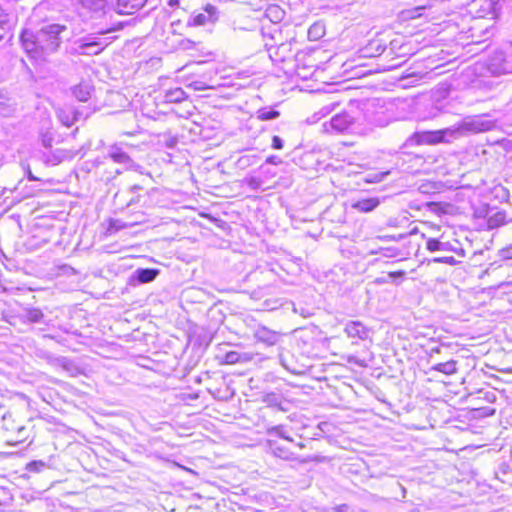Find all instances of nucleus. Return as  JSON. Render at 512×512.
Segmentation results:
<instances>
[{
    "mask_svg": "<svg viewBox=\"0 0 512 512\" xmlns=\"http://www.w3.org/2000/svg\"><path fill=\"white\" fill-rule=\"evenodd\" d=\"M506 223V212L498 211L493 215L489 216L487 225L489 229L498 228Z\"/></svg>",
    "mask_w": 512,
    "mask_h": 512,
    "instance_id": "26",
    "label": "nucleus"
},
{
    "mask_svg": "<svg viewBox=\"0 0 512 512\" xmlns=\"http://www.w3.org/2000/svg\"><path fill=\"white\" fill-rule=\"evenodd\" d=\"M245 182L252 190H258L262 186V181L259 177L249 176L245 178Z\"/></svg>",
    "mask_w": 512,
    "mask_h": 512,
    "instance_id": "34",
    "label": "nucleus"
},
{
    "mask_svg": "<svg viewBox=\"0 0 512 512\" xmlns=\"http://www.w3.org/2000/svg\"><path fill=\"white\" fill-rule=\"evenodd\" d=\"M43 358L47 359L49 362L53 363L54 365L61 366L64 370L68 372H72L75 368V365L72 360L66 358V357H53L49 353H44Z\"/></svg>",
    "mask_w": 512,
    "mask_h": 512,
    "instance_id": "19",
    "label": "nucleus"
},
{
    "mask_svg": "<svg viewBox=\"0 0 512 512\" xmlns=\"http://www.w3.org/2000/svg\"><path fill=\"white\" fill-rule=\"evenodd\" d=\"M248 359L249 358L245 354L242 355L236 351L227 352L224 356V361L226 364H236L240 362H245Z\"/></svg>",
    "mask_w": 512,
    "mask_h": 512,
    "instance_id": "28",
    "label": "nucleus"
},
{
    "mask_svg": "<svg viewBox=\"0 0 512 512\" xmlns=\"http://www.w3.org/2000/svg\"><path fill=\"white\" fill-rule=\"evenodd\" d=\"M125 227H126V225L120 224L119 220H113L110 222V228H114L115 230H120Z\"/></svg>",
    "mask_w": 512,
    "mask_h": 512,
    "instance_id": "45",
    "label": "nucleus"
},
{
    "mask_svg": "<svg viewBox=\"0 0 512 512\" xmlns=\"http://www.w3.org/2000/svg\"><path fill=\"white\" fill-rule=\"evenodd\" d=\"M51 0H43L41 1L35 8H34V14L35 15H42L46 10L49 9Z\"/></svg>",
    "mask_w": 512,
    "mask_h": 512,
    "instance_id": "37",
    "label": "nucleus"
},
{
    "mask_svg": "<svg viewBox=\"0 0 512 512\" xmlns=\"http://www.w3.org/2000/svg\"><path fill=\"white\" fill-rule=\"evenodd\" d=\"M415 158H416L417 160H422V157H421V156H418V155H417V156H415Z\"/></svg>",
    "mask_w": 512,
    "mask_h": 512,
    "instance_id": "55",
    "label": "nucleus"
},
{
    "mask_svg": "<svg viewBox=\"0 0 512 512\" xmlns=\"http://www.w3.org/2000/svg\"><path fill=\"white\" fill-rule=\"evenodd\" d=\"M254 337L257 341L262 342L268 346L275 345L279 340V334L264 326L259 327L254 332Z\"/></svg>",
    "mask_w": 512,
    "mask_h": 512,
    "instance_id": "14",
    "label": "nucleus"
},
{
    "mask_svg": "<svg viewBox=\"0 0 512 512\" xmlns=\"http://www.w3.org/2000/svg\"><path fill=\"white\" fill-rule=\"evenodd\" d=\"M269 15H273V21H280L284 12L278 6H272L268 9Z\"/></svg>",
    "mask_w": 512,
    "mask_h": 512,
    "instance_id": "38",
    "label": "nucleus"
},
{
    "mask_svg": "<svg viewBox=\"0 0 512 512\" xmlns=\"http://www.w3.org/2000/svg\"><path fill=\"white\" fill-rule=\"evenodd\" d=\"M56 113L59 121L66 127H71L74 122L81 118L86 119L89 116V113L84 114L82 111L72 107L58 108Z\"/></svg>",
    "mask_w": 512,
    "mask_h": 512,
    "instance_id": "8",
    "label": "nucleus"
},
{
    "mask_svg": "<svg viewBox=\"0 0 512 512\" xmlns=\"http://www.w3.org/2000/svg\"><path fill=\"white\" fill-rule=\"evenodd\" d=\"M268 434H270V435L274 434V435H277L280 438L285 439L289 442H293V439L287 435V433L284 429V426H282V425L273 426L272 428L268 429Z\"/></svg>",
    "mask_w": 512,
    "mask_h": 512,
    "instance_id": "32",
    "label": "nucleus"
},
{
    "mask_svg": "<svg viewBox=\"0 0 512 512\" xmlns=\"http://www.w3.org/2000/svg\"><path fill=\"white\" fill-rule=\"evenodd\" d=\"M11 418H12V415L9 412L3 415V417H2L3 428L6 429L7 431H17L18 434L20 435L22 433V431L25 429L24 426L14 425Z\"/></svg>",
    "mask_w": 512,
    "mask_h": 512,
    "instance_id": "29",
    "label": "nucleus"
},
{
    "mask_svg": "<svg viewBox=\"0 0 512 512\" xmlns=\"http://www.w3.org/2000/svg\"><path fill=\"white\" fill-rule=\"evenodd\" d=\"M268 446H269L271 453L275 457H278V458L286 460V461H297V462L303 463V464L311 462V461H315V462L321 461L320 457H318V456H315V457L309 456L306 458H301L298 455H296L295 453H293L292 451H290L288 448L278 444L276 441L269 440Z\"/></svg>",
    "mask_w": 512,
    "mask_h": 512,
    "instance_id": "5",
    "label": "nucleus"
},
{
    "mask_svg": "<svg viewBox=\"0 0 512 512\" xmlns=\"http://www.w3.org/2000/svg\"><path fill=\"white\" fill-rule=\"evenodd\" d=\"M138 202H139V196H137V197H132V198L128 201L127 206H131V205L136 204V203H138Z\"/></svg>",
    "mask_w": 512,
    "mask_h": 512,
    "instance_id": "50",
    "label": "nucleus"
},
{
    "mask_svg": "<svg viewBox=\"0 0 512 512\" xmlns=\"http://www.w3.org/2000/svg\"><path fill=\"white\" fill-rule=\"evenodd\" d=\"M349 338L366 340L370 337L371 330L360 321H349L344 328Z\"/></svg>",
    "mask_w": 512,
    "mask_h": 512,
    "instance_id": "9",
    "label": "nucleus"
},
{
    "mask_svg": "<svg viewBox=\"0 0 512 512\" xmlns=\"http://www.w3.org/2000/svg\"><path fill=\"white\" fill-rule=\"evenodd\" d=\"M110 1L111 0H80V3L84 8L92 12H100L105 10Z\"/></svg>",
    "mask_w": 512,
    "mask_h": 512,
    "instance_id": "21",
    "label": "nucleus"
},
{
    "mask_svg": "<svg viewBox=\"0 0 512 512\" xmlns=\"http://www.w3.org/2000/svg\"><path fill=\"white\" fill-rule=\"evenodd\" d=\"M297 447H299L300 449H304L305 448V444L303 442H299L296 444Z\"/></svg>",
    "mask_w": 512,
    "mask_h": 512,
    "instance_id": "53",
    "label": "nucleus"
},
{
    "mask_svg": "<svg viewBox=\"0 0 512 512\" xmlns=\"http://www.w3.org/2000/svg\"><path fill=\"white\" fill-rule=\"evenodd\" d=\"M308 38L311 41H317L325 35V26L323 23L316 22L308 29Z\"/></svg>",
    "mask_w": 512,
    "mask_h": 512,
    "instance_id": "25",
    "label": "nucleus"
},
{
    "mask_svg": "<svg viewBox=\"0 0 512 512\" xmlns=\"http://www.w3.org/2000/svg\"><path fill=\"white\" fill-rule=\"evenodd\" d=\"M103 48L101 42L87 37L76 40L71 47L70 53L73 55H97Z\"/></svg>",
    "mask_w": 512,
    "mask_h": 512,
    "instance_id": "6",
    "label": "nucleus"
},
{
    "mask_svg": "<svg viewBox=\"0 0 512 512\" xmlns=\"http://www.w3.org/2000/svg\"><path fill=\"white\" fill-rule=\"evenodd\" d=\"M108 157L111 158L114 162L124 164L128 167L132 166L134 163L130 156L119 144L111 145L108 148Z\"/></svg>",
    "mask_w": 512,
    "mask_h": 512,
    "instance_id": "13",
    "label": "nucleus"
},
{
    "mask_svg": "<svg viewBox=\"0 0 512 512\" xmlns=\"http://www.w3.org/2000/svg\"><path fill=\"white\" fill-rule=\"evenodd\" d=\"M510 471V467L506 463H502L498 468V473H501L502 475H507Z\"/></svg>",
    "mask_w": 512,
    "mask_h": 512,
    "instance_id": "44",
    "label": "nucleus"
},
{
    "mask_svg": "<svg viewBox=\"0 0 512 512\" xmlns=\"http://www.w3.org/2000/svg\"><path fill=\"white\" fill-rule=\"evenodd\" d=\"M291 44L282 43L270 52V57L275 61H285L291 57Z\"/></svg>",
    "mask_w": 512,
    "mask_h": 512,
    "instance_id": "17",
    "label": "nucleus"
},
{
    "mask_svg": "<svg viewBox=\"0 0 512 512\" xmlns=\"http://www.w3.org/2000/svg\"><path fill=\"white\" fill-rule=\"evenodd\" d=\"M93 91L94 88L88 81H82L71 88L72 95L81 102L88 101Z\"/></svg>",
    "mask_w": 512,
    "mask_h": 512,
    "instance_id": "15",
    "label": "nucleus"
},
{
    "mask_svg": "<svg viewBox=\"0 0 512 512\" xmlns=\"http://www.w3.org/2000/svg\"><path fill=\"white\" fill-rule=\"evenodd\" d=\"M147 0H117L116 8L119 14H134L141 9Z\"/></svg>",
    "mask_w": 512,
    "mask_h": 512,
    "instance_id": "12",
    "label": "nucleus"
},
{
    "mask_svg": "<svg viewBox=\"0 0 512 512\" xmlns=\"http://www.w3.org/2000/svg\"><path fill=\"white\" fill-rule=\"evenodd\" d=\"M27 176H28V179L31 180V181L38 180V178L35 177L30 170L28 171Z\"/></svg>",
    "mask_w": 512,
    "mask_h": 512,
    "instance_id": "52",
    "label": "nucleus"
},
{
    "mask_svg": "<svg viewBox=\"0 0 512 512\" xmlns=\"http://www.w3.org/2000/svg\"><path fill=\"white\" fill-rule=\"evenodd\" d=\"M52 140H53V138L51 135H48V134L43 135V137H42L43 146L46 148H50L52 146Z\"/></svg>",
    "mask_w": 512,
    "mask_h": 512,
    "instance_id": "42",
    "label": "nucleus"
},
{
    "mask_svg": "<svg viewBox=\"0 0 512 512\" xmlns=\"http://www.w3.org/2000/svg\"><path fill=\"white\" fill-rule=\"evenodd\" d=\"M72 155L68 150L55 149L48 152H43L41 159L48 166H55L60 164L65 159L71 158Z\"/></svg>",
    "mask_w": 512,
    "mask_h": 512,
    "instance_id": "10",
    "label": "nucleus"
},
{
    "mask_svg": "<svg viewBox=\"0 0 512 512\" xmlns=\"http://www.w3.org/2000/svg\"><path fill=\"white\" fill-rule=\"evenodd\" d=\"M122 27H123V25L121 23H119L116 27H113V28H110L108 30L102 31V32H100V34H105V33H109V32H112V31L120 30V29H122Z\"/></svg>",
    "mask_w": 512,
    "mask_h": 512,
    "instance_id": "48",
    "label": "nucleus"
},
{
    "mask_svg": "<svg viewBox=\"0 0 512 512\" xmlns=\"http://www.w3.org/2000/svg\"><path fill=\"white\" fill-rule=\"evenodd\" d=\"M264 403L267 404L268 407L277 408L281 411H285L286 408L283 407V398L277 393H268L263 398Z\"/></svg>",
    "mask_w": 512,
    "mask_h": 512,
    "instance_id": "24",
    "label": "nucleus"
},
{
    "mask_svg": "<svg viewBox=\"0 0 512 512\" xmlns=\"http://www.w3.org/2000/svg\"><path fill=\"white\" fill-rule=\"evenodd\" d=\"M431 261L434 263H443L450 266L458 264V261L453 256L435 257Z\"/></svg>",
    "mask_w": 512,
    "mask_h": 512,
    "instance_id": "36",
    "label": "nucleus"
},
{
    "mask_svg": "<svg viewBox=\"0 0 512 512\" xmlns=\"http://www.w3.org/2000/svg\"><path fill=\"white\" fill-rule=\"evenodd\" d=\"M426 249L430 252L435 251H448V252H455L460 256H464V250L462 248H455L451 243L449 242H441L440 240L436 238H429L426 242Z\"/></svg>",
    "mask_w": 512,
    "mask_h": 512,
    "instance_id": "11",
    "label": "nucleus"
},
{
    "mask_svg": "<svg viewBox=\"0 0 512 512\" xmlns=\"http://www.w3.org/2000/svg\"><path fill=\"white\" fill-rule=\"evenodd\" d=\"M9 15L0 6V41L10 34Z\"/></svg>",
    "mask_w": 512,
    "mask_h": 512,
    "instance_id": "27",
    "label": "nucleus"
},
{
    "mask_svg": "<svg viewBox=\"0 0 512 512\" xmlns=\"http://www.w3.org/2000/svg\"><path fill=\"white\" fill-rule=\"evenodd\" d=\"M141 189H142V187H140L139 185H133V186H131V187L129 188V191H130L131 193H135V192H137L138 190H141Z\"/></svg>",
    "mask_w": 512,
    "mask_h": 512,
    "instance_id": "51",
    "label": "nucleus"
},
{
    "mask_svg": "<svg viewBox=\"0 0 512 512\" xmlns=\"http://www.w3.org/2000/svg\"><path fill=\"white\" fill-rule=\"evenodd\" d=\"M280 116V112L274 107H262L256 111V118L261 121H269L277 119Z\"/></svg>",
    "mask_w": 512,
    "mask_h": 512,
    "instance_id": "20",
    "label": "nucleus"
},
{
    "mask_svg": "<svg viewBox=\"0 0 512 512\" xmlns=\"http://www.w3.org/2000/svg\"><path fill=\"white\" fill-rule=\"evenodd\" d=\"M165 102L168 103H179L186 98V93L182 88H174L167 90L165 93Z\"/></svg>",
    "mask_w": 512,
    "mask_h": 512,
    "instance_id": "23",
    "label": "nucleus"
},
{
    "mask_svg": "<svg viewBox=\"0 0 512 512\" xmlns=\"http://www.w3.org/2000/svg\"><path fill=\"white\" fill-rule=\"evenodd\" d=\"M25 317L32 323H40L44 318V314L38 308H30L26 310Z\"/></svg>",
    "mask_w": 512,
    "mask_h": 512,
    "instance_id": "30",
    "label": "nucleus"
},
{
    "mask_svg": "<svg viewBox=\"0 0 512 512\" xmlns=\"http://www.w3.org/2000/svg\"><path fill=\"white\" fill-rule=\"evenodd\" d=\"M179 45L184 50L193 49L195 47V42L190 39H182L179 42Z\"/></svg>",
    "mask_w": 512,
    "mask_h": 512,
    "instance_id": "39",
    "label": "nucleus"
},
{
    "mask_svg": "<svg viewBox=\"0 0 512 512\" xmlns=\"http://www.w3.org/2000/svg\"><path fill=\"white\" fill-rule=\"evenodd\" d=\"M389 227H396L398 225V221L396 218H390L387 222Z\"/></svg>",
    "mask_w": 512,
    "mask_h": 512,
    "instance_id": "49",
    "label": "nucleus"
},
{
    "mask_svg": "<svg viewBox=\"0 0 512 512\" xmlns=\"http://www.w3.org/2000/svg\"><path fill=\"white\" fill-rule=\"evenodd\" d=\"M405 271H395V272H389L388 276L389 278H403L405 276Z\"/></svg>",
    "mask_w": 512,
    "mask_h": 512,
    "instance_id": "46",
    "label": "nucleus"
},
{
    "mask_svg": "<svg viewBox=\"0 0 512 512\" xmlns=\"http://www.w3.org/2000/svg\"><path fill=\"white\" fill-rule=\"evenodd\" d=\"M281 162H282L281 159L275 155L269 156L266 159V163H268V164L279 165Z\"/></svg>",
    "mask_w": 512,
    "mask_h": 512,
    "instance_id": "43",
    "label": "nucleus"
},
{
    "mask_svg": "<svg viewBox=\"0 0 512 512\" xmlns=\"http://www.w3.org/2000/svg\"><path fill=\"white\" fill-rule=\"evenodd\" d=\"M430 371H436L445 375H453L457 372V361L449 360L446 362L436 363L431 366Z\"/></svg>",
    "mask_w": 512,
    "mask_h": 512,
    "instance_id": "18",
    "label": "nucleus"
},
{
    "mask_svg": "<svg viewBox=\"0 0 512 512\" xmlns=\"http://www.w3.org/2000/svg\"><path fill=\"white\" fill-rule=\"evenodd\" d=\"M357 119L348 112H342L333 116L329 122L332 130L336 132L352 131L355 128Z\"/></svg>",
    "mask_w": 512,
    "mask_h": 512,
    "instance_id": "7",
    "label": "nucleus"
},
{
    "mask_svg": "<svg viewBox=\"0 0 512 512\" xmlns=\"http://www.w3.org/2000/svg\"><path fill=\"white\" fill-rule=\"evenodd\" d=\"M496 128V121L484 116H474L464 119L457 127L439 130L416 131L407 140L406 145H436L448 143L466 133H481Z\"/></svg>",
    "mask_w": 512,
    "mask_h": 512,
    "instance_id": "1",
    "label": "nucleus"
},
{
    "mask_svg": "<svg viewBox=\"0 0 512 512\" xmlns=\"http://www.w3.org/2000/svg\"><path fill=\"white\" fill-rule=\"evenodd\" d=\"M510 457H511V460H512V447H511V450H510Z\"/></svg>",
    "mask_w": 512,
    "mask_h": 512,
    "instance_id": "56",
    "label": "nucleus"
},
{
    "mask_svg": "<svg viewBox=\"0 0 512 512\" xmlns=\"http://www.w3.org/2000/svg\"><path fill=\"white\" fill-rule=\"evenodd\" d=\"M10 99L0 92V115H8L11 112Z\"/></svg>",
    "mask_w": 512,
    "mask_h": 512,
    "instance_id": "33",
    "label": "nucleus"
},
{
    "mask_svg": "<svg viewBox=\"0 0 512 512\" xmlns=\"http://www.w3.org/2000/svg\"><path fill=\"white\" fill-rule=\"evenodd\" d=\"M176 3H178V0H170L169 5L174 6Z\"/></svg>",
    "mask_w": 512,
    "mask_h": 512,
    "instance_id": "54",
    "label": "nucleus"
},
{
    "mask_svg": "<svg viewBox=\"0 0 512 512\" xmlns=\"http://www.w3.org/2000/svg\"><path fill=\"white\" fill-rule=\"evenodd\" d=\"M390 174V171H383V172H373L367 175L365 178V181L367 183H379L383 181L388 175Z\"/></svg>",
    "mask_w": 512,
    "mask_h": 512,
    "instance_id": "31",
    "label": "nucleus"
},
{
    "mask_svg": "<svg viewBox=\"0 0 512 512\" xmlns=\"http://www.w3.org/2000/svg\"><path fill=\"white\" fill-rule=\"evenodd\" d=\"M271 146L274 149L280 150L284 146L283 140L279 136L275 135L272 137V145Z\"/></svg>",
    "mask_w": 512,
    "mask_h": 512,
    "instance_id": "40",
    "label": "nucleus"
},
{
    "mask_svg": "<svg viewBox=\"0 0 512 512\" xmlns=\"http://www.w3.org/2000/svg\"><path fill=\"white\" fill-rule=\"evenodd\" d=\"M66 31L65 25L47 24L36 32L24 30L20 40L24 50L35 59L55 53L62 42L61 34Z\"/></svg>",
    "mask_w": 512,
    "mask_h": 512,
    "instance_id": "2",
    "label": "nucleus"
},
{
    "mask_svg": "<svg viewBox=\"0 0 512 512\" xmlns=\"http://www.w3.org/2000/svg\"><path fill=\"white\" fill-rule=\"evenodd\" d=\"M363 112L366 122L370 125L383 127L388 124L384 106L381 105L380 99H372L365 103Z\"/></svg>",
    "mask_w": 512,
    "mask_h": 512,
    "instance_id": "3",
    "label": "nucleus"
},
{
    "mask_svg": "<svg viewBox=\"0 0 512 512\" xmlns=\"http://www.w3.org/2000/svg\"><path fill=\"white\" fill-rule=\"evenodd\" d=\"M219 19V11L211 4H207L201 12H193L187 21V25L191 27L205 26L214 24Z\"/></svg>",
    "mask_w": 512,
    "mask_h": 512,
    "instance_id": "4",
    "label": "nucleus"
},
{
    "mask_svg": "<svg viewBox=\"0 0 512 512\" xmlns=\"http://www.w3.org/2000/svg\"><path fill=\"white\" fill-rule=\"evenodd\" d=\"M500 253L503 259H512V245L502 249Z\"/></svg>",
    "mask_w": 512,
    "mask_h": 512,
    "instance_id": "41",
    "label": "nucleus"
},
{
    "mask_svg": "<svg viewBox=\"0 0 512 512\" xmlns=\"http://www.w3.org/2000/svg\"><path fill=\"white\" fill-rule=\"evenodd\" d=\"M135 274L140 283H149L156 278L158 271L150 268H140L136 270Z\"/></svg>",
    "mask_w": 512,
    "mask_h": 512,
    "instance_id": "22",
    "label": "nucleus"
},
{
    "mask_svg": "<svg viewBox=\"0 0 512 512\" xmlns=\"http://www.w3.org/2000/svg\"><path fill=\"white\" fill-rule=\"evenodd\" d=\"M380 204V200L377 197L360 199L352 204V207L359 212L367 213L376 209Z\"/></svg>",
    "mask_w": 512,
    "mask_h": 512,
    "instance_id": "16",
    "label": "nucleus"
},
{
    "mask_svg": "<svg viewBox=\"0 0 512 512\" xmlns=\"http://www.w3.org/2000/svg\"><path fill=\"white\" fill-rule=\"evenodd\" d=\"M250 158V156H243L238 160V163L243 167L248 166L250 165Z\"/></svg>",
    "mask_w": 512,
    "mask_h": 512,
    "instance_id": "47",
    "label": "nucleus"
},
{
    "mask_svg": "<svg viewBox=\"0 0 512 512\" xmlns=\"http://www.w3.org/2000/svg\"><path fill=\"white\" fill-rule=\"evenodd\" d=\"M44 468H46V463L41 460L32 461L27 464V470L30 472H40Z\"/></svg>",
    "mask_w": 512,
    "mask_h": 512,
    "instance_id": "35",
    "label": "nucleus"
}]
</instances>
